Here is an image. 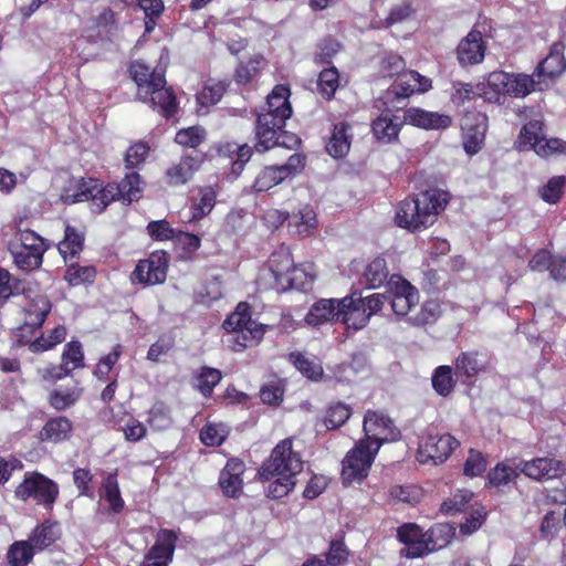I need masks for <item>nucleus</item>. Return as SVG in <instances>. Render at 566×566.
<instances>
[{
    "mask_svg": "<svg viewBox=\"0 0 566 566\" xmlns=\"http://www.w3.org/2000/svg\"><path fill=\"white\" fill-rule=\"evenodd\" d=\"M144 182L136 171L125 175L123 180L115 185L103 186L94 178L71 181L70 186L64 188L61 199L64 203L71 205L81 201H91L92 209L102 212L114 200L122 199L127 203L137 201L142 197Z\"/></svg>",
    "mask_w": 566,
    "mask_h": 566,
    "instance_id": "obj_1",
    "label": "nucleus"
},
{
    "mask_svg": "<svg viewBox=\"0 0 566 566\" xmlns=\"http://www.w3.org/2000/svg\"><path fill=\"white\" fill-rule=\"evenodd\" d=\"M449 202V195L439 189H429L402 200L396 211V222L409 230L427 228L436 221L439 211Z\"/></svg>",
    "mask_w": 566,
    "mask_h": 566,
    "instance_id": "obj_2",
    "label": "nucleus"
},
{
    "mask_svg": "<svg viewBox=\"0 0 566 566\" xmlns=\"http://www.w3.org/2000/svg\"><path fill=\"white\" fill-rule=\"evenodd\" d=\"M450 528L447 525H436L427 532L413 523L398 527L397 537L405 544L400 555L407 558H418L444 547L449 542Z\"/></svg>",
    "mask_w": 566,
    "mask_h": 566,
    "instance_id": "obj_3",
    "label": "nucleus"
},
{
    "mask_svg": "<svg viewBox=\"0 0 566 566\" xmlns=\"http://www.w3.org/2000/svg\"><path fill=\"white\" fill-rule=\"evenodd\" d=\"M14 264L22 271L39 269L46 250L44 240L31 230H18L8 243Z\"/></svg>",
    "mask_w": 566,
    "mask_h": 566,
    "instance_id": "obj_4",
    "label": "nucleus"
},
{
    "mask_svg": "<svg viewBox=\"0 0 566 566\" xmlns=\"http://www.w3.org/2000/svg\"><path fill=\"white\" fill-rule=\"evenodd\" d=\"M303 470V461L298 452L293 450V441L287 438L280 441L259 470L262 480L274 479L275 475H297Z\"/></svg>",
    "mask_w": 566,
    "mask_h": 566,
    "instance_id": "obj_5",
    "label": "nucleus"
},
{
    "mask_svg": "<svg viewBox=\"0 0 566 566\" xmlns=\"http://www.w3.org/2000/svg\"><path fill=\"white\" fill-rule=\"evenodd\" d=\"M223 328L231 334L229 342L234 350L243 348L260 340L264 329L261 324L251 319L249 307L245 303H240L235 311L223 322Z\"/></svg>",
    "mask_w": 566,
    "mask_h": 566,
    "instance_id": "obj_6",
    "label": "nucleus"
},
{
    "mask_svg": "<svg viewBox=\"0 0 566 566\" xmlns=\"http://www.w3.org/2000/svg\"><path fill=\"white\" fill-rule=\"evenodd\" d=\"M286 120L279 123V118L259 113L255 123V149L260 153L266 151L275 146L293 148L298 144V138L285 128Z\"/></svg>",
    "mask_w": 566,
    "mask_h": 566,
    "instance_id": "obj_7",
    "label": "nucleus"
},
{
    "mask_svg": "<svg viewBox=\"0 0 566 566\" xmlns=\"http://www.w3.org/2000/svg\"><path fill=\"white\" fill-rule=\"evenodd\" d=\"M378 451L379 444L373 447L367 440L356 442L342 462L343 483L349 485L366 479Z\"/></svg>",
    "mask_w": 566,
    "mask_h": 566,
    "instance_id": "obj_8",
    "label": "nucleus"
},
{
    "mask_svg": "<svg viewBox=\"0 0 566 566\" xmlns=\"http://www.w3.org/2000/svg\"><path fill=\"white\" fill-rule=\"evenodd\" d=\"M486 83L496 93L513 97H525L534 91L544 90V81L537 80L535 74H513L503 71L491 72Z\"/></svg>",
    "mask_w": 566,
    "mask_h": 566,
    "instance_id": "obj_9",
    "label": "nucleus"
},
{
    "mask_svg": "<svg viewBox=\"0 0 566 566\" xmlns=\"http://www.w3.org/2000/svg\"><path fill=\"white\" fill-rule=\"evenodd\" d=\"M21 501L32 499L36 504L51 507L59 495L57 484L38 472H28L14 491Z\"/></svg>",
    "mask_w": 566,
    "mask_h": 566,
    "instance_id": "obj_10",
    "label": "nucleus"
},
{
    "mask_svg": "<svg viewBox=\"0 0 566 566\" xmlns=\"http://www.w3.org/2000/svg\"><path fill=\"white\" fill-rule=\"evenodd\" d=\"M304 168V158L293 154L283 165L266 166L256 176L253 188L255 191H268L286 179L295 177Z\"/></svg>",
    "mask_w": 566,
    "mask_h": 566,
    "instance_id": "obj_11",
    "label": "nucleus"
},
{
    "mask_svg": "<svg viewBox=\"0 0 566 566\" xmlns=\"http://www.w3.org/2000/svg\"><path fill=\"white\" fill-rule=\"evenodd\" d=\"M458 446V440L451 434H440L430 430L419 443L418 460L420 463H428L430 461L434 464L441 463L449 458Z\"/></svg>",
    "mask_w": 566,
    "mask_h": 566,
    "instance_id": "obj_12",
    "label": "nucleus"
},
{
    "mask_svg": "<svg viewBox=\"0 0 566 566\" xmlns=\"http://www.w3.org/2000/svg\"><path fill=\"white\" fill-rule=\"evenodd\" d=\"M363 429L368 443L379 448L382 443L398 440L400 431L395 427L392 420L384 413L368 410L364 418Z\"/></svg>",
    "mask_w": 566,
    "mask_h": 566,
    "instance_id": "obj_13",
    "label": "nucleus"
},
{
    "mask_svg": "<svg viewBox=\"0 0 566 566\" xmlns=\"http://www.w3.org/2000/svg\"><path fill=\"white\" fill-rule=\"evenodd\" d=\"M389 302L398 316H406L419 303L418 290L399 275H392L388 281Z\"/></svg>",
    "mask_w": 566,
    "mask_h": 566,
    "instance_id": "obj_14",
    "label": "nucleus"
},
{
    "mask_svg": "<svg viewBox=\"0 0 566 566\" xmlns=\"http://www.w3.org/2000/svg\"><path fill=\"white\" fill-rule=\"evenodd\" d=\"M167 269V253H151L148 259L138 262L132 274V280L146 285L159 284L166 280Z\"/></svg>",
    "mask_w": 566,
    "mask_h": 566,
    "instance_id": "obj_15",
    "label": "nucleus"
},
{
    "mask_svg": "<svg viewBox=\"0 0 566 566\" xmlns=\"http://www.w3.org/2000/svg\"><path fill=\"white\" fill-rule=\"evenodd\" d=\"M293 265L294 261L289 248L281 247L270 255L266 269L261 273V280L265 281L270 287L279 291L283 284V279L289 275Z\"/></svg>",
    "mask_w": 566,
    "mask_h": 566,
    "instance_id": "obj_16",
    "label": "nucleus"
},
{
    "mask_svg": "<svg viewBox=\"0 0 566 566\" xmlns=\"http://www.w3.org/2000/svg\"><path fill=\"white\" fill-rule=\"evenodd\" d=\"M520 471L536 481L562 478L566 473V463L562 460L544 457L531 461H520Z\"/></svg>",
    "mask_w": 566,
    "mask_h": 566,
    "instance_id": "obj_17",
    "label": "nucleus"
},
{
    "mask_svg": "<svg viewBox=\"0 0 566 566\" xmlns=\"http://www.w3.org/2000/svg\"><path fill=\"white\" fill-rule=\"evenodd\" d=\"M486 116L481 113H467L461 119L463 147L467 154L475 155L481 149L486 132Z\"/></svg>",
    "mask_w": 566,
    "mask_h": 566,
    "instance_id": "obj_18",
    "label": "nucleus"
},
{
    "mask_svg": "<svg viewBox=\"0 0 566 566\" xmlns=\"http://www.w3.org/2000/svg\"><path fill=\"white\" fill-rule=\"evenodd\" d=\"M177 535L170 530H160L156 542L145 555L140 566H168L172 562Z\"/></svg>",
    "mask_w": 566,
    "mask_h": 566,
    "instance_id": "obj_19",
    "label": "nucleus"
},
{
    "mask_svg": "<svg viewBox=\"0 0 566 566\" xmlns=\"http://www.w3.org/2000/svg\"><path fill=\"white\" fill-rule=\"evenodd\" d=\"M339 312V322L346 328H353L354 331L361 329L370 319L365 306V300L357 293L340 298Z\"/></svg>",
    "mask_w": 566,
    "mask_h": 566,
    "instance_id": "obj_20",
    "label": "nucleus"
},
{
    "mask_svg": "<svg viewBox=\"0 0 566 566\" xmlns=\"http://www.w3.org/2000/svg\"><path fill=\"white\" fill-rule=\"evenodd\" d=\"M144 103H149L165 117H171L176 114L178 104L176 96L170 87H166L165 76H155V82L146 97H138Z\"/></svg>",
    "mask_w": 566,
    "mask_h": 566,
    "instance_id": "obj_21",
    "label": "nucleus"
},
{
    "mask_svg": "<svg viewBox=\"0 0 566 566\" xmlns=\"http://www.w3.org/2000/svg\"><path fill=\"white\" fill-rule=\"evenodd\" d=\"M566 69L564 57V44L556 42L552 45L549 54L538 64L534 71L537 80L544 81V90L548 87L549 81L559 76Z\"/></svg>",
    "mask_w": 566,
    "mask_h": 566,
    "instance_id": "obj_22",
    "label": "nucleus"
},
{
    "mask_svg": "<svg viewBox=\"0 0 566 566\" xmlns=\"http://www.w3.org/2000/svg\"><path fill=\"white\" fill-rule=\"evenodd\" d=\"M485 53V43L482 33L472 30L460 41L457 48V57L461 65H474L483 61Z\"/></svg>",
    "mask_w": 566,
    "mask_h": 566,
    "instance_id": "obj_23",
    "label": "nucleus"
},
{
    "mask_svg": "<svg viewBox=\"0 0 566 566\" xmlns=\"http://www.w3.org/2000/svg\"><path fill=\"white\" fill-rule=\"evenodd\" d=\"M403 120L423 129H446L452 118L447 114L428 112L422 108L411 107L403 113Z\"/></svg>",
    "mask_w": 566,
    "mask_h": 566,
    "instance_id": "obj_24",
    "label": "nucleus"
},
{
    "mask_svg": "<svg viewBox=\"0 0 566 566\" xmlns=\"http://www.w3.org/2000/svg\"><path fill=\"white\" fill-rule=\"evenodd\" d=\"M339 310L340 298H321L311 306L305 321L312 326L339 322Z\"/></svg>",
    "mask_w": 566,
    "mask_h": 566,
    "instance_id": "obj_25",
    "label": "nucleus"
},
{
    "mask_svg": "<svg viewBox=\"0 0 566 566\" xmlns=\"http://www.w3.org/2000/svg\"><path fill=\"white\" fill-rule=\"evenodd\" d=\"M245 471L244 463L239 459L228 460L226 467L220 472L219 485L228 496L235 497L242 492V474Z\"/></svg>",
    "mask_w": 566,
    "mask_h": 566,
    "instance_id": "obj_26",
    "label": "nucleus"
},
{
    "mask_svg": "<svg viewBox=\"0 0 566 566\" xmlns=\"http://www.w3.org/2000/svg\"><path fill=\"white\" fill-rule=\"evenodd\" d=\"M202 164L201 155H185L179 163L166 170V179L169 186L176 187L187 184Z\"/></svg>",
    "mask_w": 566,
    "mask_h": 566,
    "instance_id": "obj_27",
    "label": "nucleus"
},
{
    "mask_svg": "<svg viewBox=\"0 0 566 566\" xmlns=\"http://www.w3.org/2000/svg\"><path fill=\"white\" fill-rule=\"evenodd\" d=\"M454 367L458 377L470 380L480 373L486 371L489 361L483 353L476 350L463 352L457 357Z\"/></svg>",
    "mask_w": 566,
    "mask_h": 566,
    "instance_id": "obj_28",
    "label": "nucleus"
},
{
    "mask_svg": "<svg viewBox=\"0 0 566 566\" xmlns=\"http://www.w3.org/2000/svg\"><path fill=\"white\" fill-rule=\"evenodd\" d=\"M290 91L286 86L277 85L268 96L261 113L271 114L279 118V123L286 120L292 116V107L289 102Z\"/></svg>",
    "mask_w": 566,
    "mask_h": 566,
    "instance_id": "obj_29",
    "label": "nucleus"
},
{
    "mask_svg": "<svg viewBox=\"0 0 566 566\" xmlns=\"http://www.w3.org/2000/svg\"><path fill=\"white\" fill-rule=\"evenodd\" d=\"M129 73L137 85V96L146 97L155 82V76H164L142 61H135L129 66Z\"/></svg>",
    "mask_w": 566,
    "mask_h": 566,
    "instance_id": "obj_30",
    "label": "nucleus"
},
{
    "mask_svg": "<svg viewBox=\"0 0 566 566\" xmlns=\"http://www.w3.org/2000/svg\"><path fill=\"white\" fill-rule=\"evenodd\" d=\"M51 311V302L44 295H38L25 307L23 329L40 328Z\"/></svg>",
    "mask_w": 566,
    "mask_h": 566,
    "instance_id": "obj_31",
    "label": "nucleus"
},
{
    "mask_svg": "<svg viewBox=\"0 0 566 566\" xmlns=\"http://www.w3.org/2000/svg\"><path fill=\"white\" fill-rule=\"evenodd\" d=\"M60 537V527L57 523L44 522L38 525L27 539L31 546L36 551H43L51 546Z\"/></svg>",
    "mask_w": 566,
    "mask_h": 566,
    "instance_id": "obj_32",
    "label": "nucleus"
},
{
    "mask_svg": "<svg viewBox=\"0 0 566 566\" xmlns=\"http://www.w3.org/2000/svg\"><path fill=\"white\" fill-rule=\"evenodd\" d=\"M403 123L406 122L399 116L385 114L374 120L373 133L378 140L390 143L398 137Z\"/></svg>",
    "mask_w": 566,
    "mask_h": 566,
    "instance_id": "obj_33",
    "label": "nucleus"
},
{
    "mask_svg": "<svg viewBox=\"0 0 566 566\" xmlns=\"http://www.w3.org/2000/svg\"><path fill=\"white\" fill-rule=\"evenodd\" d=\"M543 125L539 120H531L521 130L520 145L521 147L528 146L537 154H545L546 149L543 146Z\"/></svg>",
    "mask_w": 566,
    "mask_h": 566,
    "instance_id": "obj_34",
    "label": "nucleus"
},
{
    "mask_svg": "<svg viewBox=\"0 0 566 566\" xmlns=\"http://www.w3.org/2000/svg\"><path fill=\"white\" fill-rule=\"evenodd\" d=\"M83 389L74 384L72 387H59L50 394V403L56 410H65L73 406L82 396Z\"/></svg>",
    "mask_w": 566,
    "mask_h": 566,
    "instance_id": "obj_35",
    "label": "nucleus"
},
{
    "mask_svg": "<svg viewBox=\"0 0 566 566\" xmlns=\"http://www.w3.org/2000/svg\"><path fill=\"white\" fill-rule=\"evenodd\" d=\"M35 549L28 541L11 544L6 554L8 566H28L33 559Z\"/></svg>",
    "mask_w": 566,
    "mask_h": 566,
    "instance_id": "obj_36",
    "label": "nucleus"
},
{
    "mask_svg": "<svg viewBox=\"0 0 566 566\" xmlns=\"http://www.w3.org/2000/svg\"><path fill=\"white\" fill-rule=\"evenodd\" d=\"M349 147L350 143L347 135V125L345 123L336 124L329 142L326 145L327 153L335 158H340L348 153Z\"/></svg>",
    "mask_w": 566,
    "mask_h": 566,
    "instance_id": "obj_37",
    "label": "nucleus"
},
{
    "mask_svg": "<svg viewBox=\"0 0 566 566\" xmlns=\"http://www.w3.org/2000/svg\"><path fill=\"white\" fill-rule=\"evenodd\" d=\"M101 496L108 503L109 509L114 513H119L124 507V501L120 496V491L117 482L116 474H108L101 488Z\"/></svg>",
    "mask_w": 566,
    "mask_h": 566,
    "instance_id": "obj_38",
    "label": "nucleus"
},
{
    "mask_svg": "<svg viewBox=\"0 0 566 566\" xmlns=\"http://www.w3.org/2000/svg\"><path fill=\"white\" fill-rule=\"evenodd\" d=\"M216 197L212 187L200 188L192 200V219H201L209 214L216 205Z\"/></svg>",
    "mask_w": 566,
    "mask_h": 566,
    "instance_id": "obj_39",
    "label": "nucleus"
},
{
    "mask_svg": "<svg viewBox=\"0 0 566 566\" xmlns=\"http://www.w3.org/2000/svg\"><path fill=\"white\" fill-rule=\"evenodd\" d=\"M388 274L385 259L376 258L366 266L364 282L369 289H377L387 281Z\"/></svg>",
    "mask_w": 566,
    "mask_h": 566,
    "instance_id": "obj_40",
    "label": "nucleus"
},
{
    "mask_svg": "<svg viewBox=\"0 0 566 566\" xmlns=\"http://www.w3.org/2000/svg\"><path fill=\"white\" fill-rule=\"evenodd\" d=\"M313 281L314 276L308 272L305 265H293L292 271L283 279V284L279 292H284L289 289L305 290Z\"/></svg>",
    "mask_w": 566,
    "mask_h": 566,
    "instance_id": "obj_41",
    "label": "nucleus"
},
{
    "mask_svg": "<svg viewBox=\"0 0 566 566\" xmlns=\"http://www.w3.org/2000/svg\"><path fill=\"white\" fill-rule=\"evenodd\" d=\"M522 472L518 463H499L488 473V480L491 485L500 486L516 479Z\"/></svg>",
    "mask_w": 566,
    "mask_h": 566,
    "instance_id": "obj_42",
    "label": "nucleus"
},
{
    "mask_svg": "<svg viewBox=\"0 0 566 566\" xmlns=\"http://www.w3.org/2000/svg\"><path fill=\"white\" fill-rule=\"evenodd\" d=\"M71 430V421L66 417H57L45 423L41 434L44 439L57 442L66 439Z\"/></svg>",
    "mask_w": 566,
    "mask_h": 566,
    "instance_id": "obj_43",
    "label": "nucleus"
},
{
    "mask_svg": "<svg viewBox=\"0 0 566 566\" xmlns=\"http://www.w3.org/2000/svg\"><path fill=\"white\" fill-rule=\"evenodd\" d=\"M432 387L440 396H449L455 385L450 366H439L432 375Z\"/></svg>",
    "mask_w": 566,
    "mask_h": 566,
    "instance_id": "obj_44",
    "label": "nucleus"
},
{
    "mask_svg": "<svg viewBox=\"0 0 566 566\" xmlns=\"http://www.w3.org/2000/svg\"><path fill=\"white\" fill-rule=\"evenodd\" d=\"M147 422L156 431L168 429L172 423L169 408L163 402H156L148 412Z\"/></svg>",
    "mask_w": 566,
    "mask_h": 566,
    "instance_id": "obj_45",
    "label": "nucleus"
},
{
    "mask_svg": "<svg viewBox=\"0 0 566 566\" xmlns=\"http://www.w3.org/2000/svg\"><path fill=\"white\" fill-rule=\"evenodd\" d=\"M220 380L221 371L219 369L202 367L196 377L195 386L205 397H208Z\"/></svg>",
    "mask_w": 566,
    "mask_h": 566,
    "instance_id": "obj_46",
    "label": "nucleus"
},
{
    "mask_svg": "<svg viewBox=\"0 0 566 566\" xmlns=\"http://www.w3.org/2000/svg\"><path fill=\"white\" fill-rule=\"evenodd\" d=\"M350 408L342 402H337L327 408L324 424L328 430H334L342 427L350 417Z\"/></svg>",
    "mask_w": 566,
    "mask_h": 566,
    "instance_id": "obj_47",
    "label": "nucleus"
},
{
    "mask_svg": "<svg viewBox=\"0 0 566 566\" xmlns=\"http://www.w3.org/2000/svg\"><path fill=\"white\" fill-rule=\"evenodd\" d=\"M441 314L440 305L437 301L430 300L423 303L420 311L415 315L408 317V321L413 326H423L434 323Z\"/></svg>",
    "mask_w": 566,
    "mask_h": 566,
    "instance_id": "obj_48",
    "label": "nucleus"
},
{
    "mask_svg": "<svg viewBox=\"0 0 566 566\" xmlns=\"http://www.w3.org/2000/svg\"><path fill=\"white\" fill-rule=\"evenodd\" d=\"M473 493L469 490H460L452 497L443 501L440 511L447 515H454L467 510Z\"/></svg>",
    "mask_w": 566,
    "mask_h": 566,
    "instance_id": "obj_49",
    "label": "nucleus"
},
{
    "mask_svg": "<svg viewBox=\"0 0 566 566\" xmlns=\"http://www.w3.org/2000/svg\"><path fill=\"white\" fill-rule=\"evenodd\" d=\"M96 271L93 266L70 264L65 271L64 279L72 286L90 283L94 280Z\"/></svg>",
    "mask_w": 566,
    "mask_h": 566,
    "instance_id": "obj_50",
    "label": "nucleus"
},
{
    "mask_svg": "<svg viewBox=\"0 0 566 566\" xmlns=\"http://www.w3.org/2000/svg\"><path fill=\"white\" fill-rule=\"evenodd\" d=\"M66 337V328L62 325L53 328L48 337L41 336L30 344V350L41 353L62 343Z\"/></svg>",
    "mask_w": 566,
    "mask_h": 566,
    "instance_id": "obj_51",
    "label": "nucleus"
},
{
    "mask_svg": "<svg viewBox=\"0 0 566 566\" xmlns=\"http://www.w3.org/2000/svg\"><path fill=\"white\" fill-rule=\"evenodd\" d=\"M274 478L275 479L269 484L266 489V495L271 499H282L286 496L295 486V475H275Z\"/></svg>",
    "mask_w": 566,
    "mask_h": 566,
    "instance_id": "obj_52",
    "label": "nucleus"
},
{
    "mask_svg": "<svg viewBox=\"0 0 566 566\" xmlns=\"http://www.w3.org/2000/svg\"><path fill=\"white\" fill-rule=\"evenodd\" d=\"M290 358L296 369L308 379L318 380L323 376V367L304 355L291 354Z\"/></svg>",
    "mask_w": 566,
    "mask_h": 566,
    "instance_id": "obj_53",
    "label": "nucleus"
},
{
    "mask_svg": "<svg viewBox=\"0 0 566 566\" xmlns=\"http://www.w3.org/2000/svg\"><path fill=\"white\" fill-rule=\"evenodd\" d=\"M137 3L146 17V32H151L156 25V20L164 11V2L163 0H138Z\"/></svg>",
    "mask_w": 566,
    "mask_h": 566,
    "instance_id": "obj_54",
    "label": "nucleus"
},
{
    "mask_svg": "<svg viewBox=\"0 0 566 566\" xmlns=\"http://www.w3.org/2000/svg\"><path fill=\"white\" fill-rule=\"evenodd\" d=\"M318 91L329 99L338 87V72L335 67L325 69L318 75Z\"/></svg>",
    "mask_w": 566,
    "mask_h": 566,
    "instance_id": "obj_55",
    "label": "nucleus"
},
{
    "mask_svg": "<svg viewBox=\"0 0 566 566\" xmlns=\"http://www.w3.org/2000/svg\"><path fill=\"white\" fill-rule=\"evenodd\" d=\"M62 363L66 367H69V364H72V367H70L71 371L84 367V354L80 342L72 340L65 345Z\"/></svg>",
    "mask_w": 566,
    "mask_h": 566,
    "instance_id": "obj_56",
    "label": "nucleus"
},
{
    "mask_svg": "<svg viewBox=\"0 0 566 566\" xmlns=\"http://www.w3.org/2000/svg\"><path fill=\"white\" fill-rule=\"evenodd\" d=\"M486 467L488 462L484 455L471 449L463 465V473L470 478L480 476L486 470Z\"/></svg>",
    "mask_w": 566,
    "mask_h": 566,
    "instance_id": "obj_57",
    "label": "nucleus"
},
{
    "mask_svg": "<svg viewBox=\"0 0 566 566\" xmlns=\"http://www.w3.org/2000/svg\"><path fill=\"white\" fill-rule=\"evenodd\" d=\"M565 184L566 178L564 176L551 178L541 190L542 199L548 203H556L563 193Z\"/></svg>",
    "mask_w": 566,
    "mask_h": 566,
    "instance_id": "obj_58",
    "label": "nucleus"
},
{
    "mask_svg": "<svg viewBox=\"0 0 566 566\" xmlns=\"http://www.w3.org/2000/svg\"><path fill=\"white\" fill-rule=\"evenodd\" d=\"M224 92L226 86L223 83H207L197 98L202 106L214 105L221 99Z\"/></svg>",
    "mask_w": 566,
    "mask_h": 566,
    "instance_id": "obj_59",
    "label": "nucleus"
},
{
    "mask_svg": "<svg viewBox=\"0 0 566 566\" xmlns=\"http://www.w3.org/2000/svg\"><path fill=\"white\" fill-rule=\"evenodd\" d=\"M83 247V237L77 233L73 228L67 227L65 230V238L59 244V251L62 254L70 253L75 256Z\"/></svg>",
    "mask_w": 566,
    "mask_h": 566,
    "instance_id": "obj_60",
    "label": "nucleus"
},
{
    "mask_svg": "<svg viewBox=\"0 0 566 566\" xmlns=\"http://www.w3.org/2000/svg\"><path fill=\"white\" fill-rule=\"evenodd\" d=\"M261 61L262 56L255 55L249 62L240 63L234 74L235 82L240 84L250 82L258 74Z\"/></svg>",
    "mask_w": 566,
    "mask_h": 566,
    "instance_id": "obj_61",
    "label": "nucleus"
},
{
    "mask_svg": "<svg viewBox=\"0 0 566 566\" xmlns=\"http://www.w3.org/2000/svg\"><path fill=\"white\" fill-rule=\"evenodd\" d=\"M175 244L182 249V256L187 258L200 248V238L196 234L178 231L174 238Z\"/></svg>",
    "mask_w": 566,
    "mask_h": 566,
    "instance_id": "obj_62",
    "label": "nucleus"
},
{
    "mask_svg": "<svg viewBox=\"0 0 566 566\" xmlns=\"http://www.w3.org/2000/svg\"><path fill=\"white\" fill-rule=\"evenodd\" d=\"M205 138V132L198 127L181 129L176 134L175 142L179 145L196 148Z\"/></svg>",
    "mask_w": 566,
    "mask_h": 566,
    "instance_id": "obj_63",
    "label": "nucleus"
},
{
    "mask_svg": "<svg viewBox=\"0 0 566 566\" xmlns=\"http://www.w3.org/2000/svg\"><path fill=\"white\" fill-rule=\"evenodd\" d=\"M148 234L158 241L169 240L175 238L176 231L170 227L167 220L151 221L147 226Z\"/></svg>",
    "mask_w": 566,
    "mask_h": 566,
    "instance_id": "obj_64",
    "label": "nucleus"
}]
</instances>
